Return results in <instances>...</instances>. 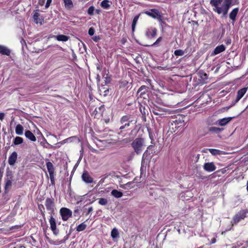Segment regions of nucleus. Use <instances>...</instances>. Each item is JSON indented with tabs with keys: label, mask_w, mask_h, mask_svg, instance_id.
<instances>
[{
	"label": "nucleus",
	"mask_w": 248,
	"mask_h": 248,
	"mask_svg": "<svg viewBox=\"0 0 248 248\" xmlns=\"http://www.w3.org/2000/svg\"><path fill=\"white\" fill-rule=\"evenodd\" d=\"M137 122V120L133 119L130 115H124L123 116L120 120L121 125L119 128L116 130L117 134L121 135L124 131H126L130 126H135Z\"/></svg>",
	"instance_id": "nucleus-1"
},
{
	"label": "nucleus",
	"mask_w": 248,
	"mask_h": 248,
	"mask_svg": "<svg viewBox=\"0 0 248 248\" xmlns=\"http://www.w3.org/2000/svg\"><path fill=\"white\" fill-rule=\"evenodd\" d=\"M222 2V0H210V4L213 7V11L220 15L222 14L223 16H225L227 14L226 7L223 2L221 6H219V4Z\"/></svg>",
	"instance_id": "nucleus-2"
},
{
	"label": "nucleus",
	"mask_w": 248,
	"mask_h": 248,
	"mask_svg": "<svg viewBox=\"0 0 248 248\" xmlns=\"http://www.w3.org/2000/svg\"><path fill=\"white\" fill-rule=\"evenodd\" d=\"M131 146L134 152L137 155H140L141 154L145 146L144 139L140 138H137L135 139L132 142Z\"/></svg>",
	"instance_id": "nucleus-3"
},
{
	"label": "nucleus",
	"mask_w": 248,
	"mask_h": 248,
	"mask_svg": "<svg viewBox=\"0 0 248 248\" xmlns=\"http://www.w3.org/2000/svg\"><path fill=\"white\" fill-rule=\"evenodd\" d=\"M248 213V209H246L239 211L233 217L232 221V225L238 223L241 220L244 219Z\"/></svg>",
	"instance_id": "nucleus-4"
},
{
	"label": "nucleus",
	"mask_w": 248,
	"mask_h": 248,
	"mask_svg": "<svg viewBox=\"0 0 248 248\" xmlns=\"http://www.w3.org/2000/svg\"><path fill=\"white\" fill-rule=\"evenodd\" d=\"M46 209L51 215L54 213L55 208L54 200L52 197L47 198L45 202Z\"/></svg>",
	"instance_id": "nucleus-5"
},
{
	"label": "nucleus",
	"mask_w": 248,
	"mask_h": 248,
	"mask_svg": "<svg viewBox=\"0 0 248 248\" xmlns=\"http://www.w3.org/2000/svg\"><path fill=\"white\" fill-rule=\"evenodd\" d=\"M60 214L63 221H67L72 216V212L66 207H62L60 210Z\"/></svg>",
	"instance_id": "nucleus-6"
},
{
	"label": "nucleus",
	"mask_w": 248,
	"mask_h": 248,
	"mask_svg": "<svg viewBox=\"0 0 248 248\" xmlns=\"http://www.w3.org/2000/svg\"><path fill=\"white\" fill-rule=\"evenodd\" d=\"M49 222L50 226V228L52 231L53 234L55 235H57L59 234V231L57 229L56 219L53 217L52 216H50Z\"/></svg>",
	"instance_id": "nucleus-7"
},
{
	"label": "nucleus",
	"mask_w": 248,
	"mask_h": 248,
	"mask_svg": "<svg viewBox=\"0 0 248 248\" xmlns=\"http://www.w3.org/2000/svg\"><path fill=\"white\" fill-rule=\"evenodd\" d=\"M98 92L100 95L106 97L109 94V88L108 85L102 84L98 86Z\"/></svg>",
	"instance_id": "nucleus-8"
},
{
	"label": "nucleus",
	"mask_w": 248,
	"mask_h": 248,
	"mask_svg": "<svg viewBox=\"0 0 248 248\" xmlns=\"http://www.w3.org/2000/svg\"><path fill=\"white\" fill-rule=\"evenodd\" d=\"M145 14L148 16L157 19L158 16L161 14L158 9H151L149 11H146L145 12Z\"/></svg>",
	"instance_id": "nucleus-9"
},
{
	"label": "nucleus",
	"mask_w": 248,
	"mask_h": 248,
	"mask_svg": "<svg viewBox=\"0 0 248 248\" xmlns=\"http://www.w3.org/2000/svg\"><path fill=\"white\" fill-rule=\"evenodd\" d=\"M248 90L247 88H243L239 90L237 92V95L235 100L232 102V105L236 104L244 95Z\"/></svg>",
	"instance_id": "nucleus-10"
},
{
	"label": "nucleus",
	"mask_w": 248,
	"mask_h": 248,
	"mask_svg": "<svg viewBox=\"0 0 248 248\" xmlns=\"http://www.w3.org/2000/svg\"><path fill=\"white\" fill-rule=\"evenodd\" d=\"M157 33V29L154 27H151L146 30L145 35L148 39L155 38Z\"/></svg>",
	"instance_id": "nucleus-11"
},
{
	"label": "nucleus",
	"mask_w": 248,
	"mask_h": 248,
	"mask_svg": "<svg viewBox=\"0 0 248 248\" xmlns=\"http://www.w3.org/2000/svg\"><path fill=\"white\" fill-rule=\"evenodd\" d=\"M81 178L83 181L86 184H91L92 183H95V181H93V178L90 176L87 171H84L81 175Z\"/></svg>",
	"instance_id": "nucleus-12"
},
{
	"label": "nucleus",
	"mask_w": 248,
	"mask_h": 248,
	"mask_svg": "<svg viewBox=\"0 0 248 248\" xmlns=\"http://www.w3.org/2000/svg\"><path fill=\"white\" fill-rule=\"evenodd\" d=\"M203 169L207 172H212L216 170L217 167L213 162H206L203 166Z\"/></svg>",
	"instance_id": "nucleus-13"
},
{
	"label": "nucleus",
	"mask_w": 248,
	"mask_h": 248,
	"mask_svg": "<svg viewBox=\"0 0 248 248\" xmlns=\"http://www.w3.org/2000/svg\"><path fill=\"white\" fill-rule=\"evenodd\" d=\"M233 119V117H228L220 119L217 120V125L221 126H224L227 125Z\"/></svg>",
	"instance_id": "nucleus-14"
},
{
	"label": "nucleus",
	"mask_w": 248,
	"mask_h": 248,
	"mask_svg": "<svg viewBox=\"0 0 248 248\" xmlns=\"http://www.w3.org/2000/svg\"><path fill=\"white\" fill-rule=\"evenodd\" d=\"M17 158V154L16 152H13L9 156L8 163L11 166H13L16 163Z\"/></svg>",
	"instance_id": "nucleus-15"
},
{
	"label": "nucleus",
	"mask_w": 248,
	"mask_h": 248,
	"mask_svg": "<svg viewBox=\"0 0 248 248\" xmlns=\"http://www.w3.org/2000/svg\"><path fill=\"white\" fill-rule=\"evenodd\" d=\"M224 2L226 11H227L228 13L232 6L239 3V0H224Z\"/></svg>",
	"instance_id": "nucleus-16"
},
{
	"label": "nucleus",
	"mask_w": 248,
	"mask_h": 248,
	"mask_svg": "<svg viewBox=\"0 0 248 248\" xmlns=\"http://www.w3.org/2000/svg\"><path fill=\"white\" fill-rule=\"evenodd\" d=\"M239 12V8H235L232 10L229 14L230 18L234 22L236 20V17Z\"/></svg>",
	"instance_id": "nucleus-17"
},
{
	"label": "nucleus",
	"mask_w": 248,
	"mask_h": 248,
	"mask_svg": "<svg viewBox=\"0 0 248 248\" xmlns=\"http://www.w3.org/2000/svg\"><path fill=\"white\" fill-rule=\"evenodd\" d=\"M207 130L209 132L213 134H218L221 132L224 129L223 128H219L215 126H210L207 127Z\"/></svg>",
	"instance_id": "nucleus-18"
},
{
	"label": "nucleus",
	"mask_w": 248,
	"mask_h": 248,
	"mask_svg": "<svg viewBox=\"0 0 248 248\" xmlns=\"http://www.w3.org/2000/svg\"><path fill=\"white\" fill-rule=\"evenodd\" d=\"M153 147H154V146L153 145H150L148 147L147 150L144 152L142 155V163H143V161H145V160H149L151 159V157L149 155L148 150L151 149Z\"/></svg>",
	"instance_id": "nucleus-19"
},
{
	"label": "nucleus",
	"mask_w": 248,
	"mask_h": 248,
	"mask_svg": "<svg viewBox=\"0 0 248 248\" xmlns=\"http://www.w3.org/2000/svg\"><path fill=\"white\" fill-rule=\"evenodd\" d=\"M225 50V46L223 45L217 46L212 52L213 55H216Z\"/></svg>",
	"instance_id": "nucleus-20"
},
{
	"label": "nucleus",
	"mask_w": 248,
	"mask_h": 248,
	"mask_svg": "<svg viewBox=\"0 0 248 248\" xmlns=\"http://www.w3.org/2000/svg\"><path fill=\"white\" fill-rule=\"evenodd\" d=\"M25 137L31 141H35L36 139L34 134L30 130H26L25 132Z\"/></svg>",
	"instance_id": "nucleus-21"
},
{
	"label": "nucleus",
	"mask_w": 248,
	"mask_h": 248,
	"mask_svg": "<svg viewBox=\"0 0 248 248\" xmlns=\"http://www.w3.org/2000/svg\"><path fill=\"white\" fill-rule=\"evenodd\" d=\"M0 53L2 55L9 56L11 53V51L5 46L0 45Z\"/></svg>",
	"instance_id": "nucleus-22"
},
{
	"label": "nucleus",
	"mask_w": 248,
	"mask_h": 248,
	"mask_svg": "<svg viewBox=\"0 0 248 248\" xmlns=\"http://www.w3.org/2000/svg\"><path fill=\"white\" fill-rule=\"evenodd\" d=\"M148 89V88L147 86H145V85L141 86L139 89V90L138 91V93H140V97L145 98L143 96L146 94V92L147 91Z\"/></svg>",
	"instance_id": "nucleus-23"
},
{
	"label": "nucleus",
	"mask_w": 248,
	"mask_h": 248,
	"mask_svg": "<svg viewBox=\"0 0 248 248\" xmlns=\"http://www.w3.org/2000/svg\"><path fill=\"white\" fill-rule=\"evenodd\" d=\"M217 121L213 117H210L207 118L206 124L208 126L213 125H217Z\"/></svg>",
	"instance_id": "nucleus-24"
},
{
	"label": "nucleus",
	"mask_w": 248,
	"mask_h": 248,
	"mask_svg": "<svg viewBox=\"0 0 248 248\" xmlns=\"http://www.w3.org/2000/svg\"><path fill=\"white\" fill-rule=\"evenodd\" d=\"M65 8L68 10H71L74 7L73 3L71 0H63Z\"/></svg>",
	"instance_id": "nucleus-25"
},
{
	"label": "nucleus",
	"mask_w": 248,
	"mask_h": 248,
	"mask_svg": "<svg viewBox=\"0 0 248 248\" xmlns=\"http://www.w3.org/2000/svg\"><path fill=\"white\" fill-rule=\"evenodd\" d=\"M46 168L48 170V172L49 174H54V168L53 164L51 162H47L46 163Z\"/></svg>",
	"instance_id": "nucleus-26"
},
{
	"label": "nucleus",
	"mask_w": 248,
	"mask_h": 248,
	"mask_svg": "<svg viewBox=\"0 0 248 248\" xmlns=\"http://www.w3.org/2000/svg\"><path fill=\"white\" fill-rule=\"evenodd\" d=\"M111 195L116 198H119L123 196V194L120 191H118L116 189H113L111 192Z\"/></svg>",
	"instance_id": "nucleus-27"
},
{
	"label": "nucleus",
	"mask_w": 248,
	"mask_h": 248,
	"mask_svg": "<svg viewBox=\"0 0 248 248\" xmlns=\"http://www.w3.org/2000/svg\"><path fill=\"white\" fill-rule=\"evenodd\" d=\"M24 128L20 124H18L16 127V133L18 135H22L23 134Z\"/></svg>",
	"instance_id": "nucleus-28"
},
{
	"label": "nucleus",
	"mask_w": 248,
	"mask_h": 248,
	"mask_svg": "<svg viewBox=\"0 0 248 248\" xmlns=\"http://www.w3.org/2000/svg\"><path fill=\"white\" fill-rule=\"evenodd\" d=\"M5 184L4 188L5 191H8L12 186V179H5Z\"/></svg>",
	"instance_id": "nucleus-29"
},
{
	"label": "nucleus",
	"mask_w": 248,
	"mask_h": 248,
	"mask_svg": "<svg viewBox=\"0 0 248 248\" xmlns=\"http://www.w3.org/2000/svg\"><path fill=\"white\" fill-rule=\"evenodd\" d=\"M111 2L108 0H103L101 2V6L105 9H108L110 6Z\"/></svg>",
	"instance_id": "nucleus-30"
},
{
	"label": "nucleus",
	"mask_w": 248,
	"mask_h": 248,
	"mask_svg": "<svg viewBox=\"0 0 248 248\" xmlns=\"http://www.w3.org/2000/svg\"><path fill=\"white\" fill-rule=\"evenodd\" d=\"M55 37L58 41L62 42L67 41L69 38L68 36L63 34L57 35Z\"/></svg>",
	"instance_id": "nucleus-31"
},
{
	"label": "nucleus",
	"mask_w": 248,
	"mask_h": 248,
	"mask_svg": "<svg viewBox=\"0 0 248 248\" xmlns=\"http://www.w3.org/2000/svg\"><path fill=\"white\" fill-rule=\"evenodd\" d=\"M208 151L213 155H222L223 152L222 151L212 148L208 149Z\"/></svg>",
	"instance_id": "nucleus-32"
},
{
	"label": "nucleus",
	"mask_w": 248,
	"mask_h": 248,
	"mask_svg": "<svg viewBox=\"0 0 248 248\" xmlns=\"http://www.w3.org/2000/svg\"><path fill=\"white\" fill-rule=\"evenodd\" d=\"M39 16H40V14L37 13V12H36L33 15V20H34V21L36 23V24H38V23H42V19H41L40 17H39Z\"/></svg>",
	"instance_id": "nucleus-33"
},
{
	"label": "nucleus",
	"mask_w": 248,
	"mask_h": 248,
	"mask_svg": "<svg viewBox=\"0 0 248 248\" xmlns=\"http://www.w3.org/2000/svg\"><path fill=\"white\" fill-rule=\"evenodd\" d=\"M227 169L226 168H222L216 171L213 174V175H216V176H218V177H219L221 176V174L225 173L227 171Z\"/></svg>",
	"instance_id": "nucleus-34"
},
{
	"label": "nucleus",
	"mask_w": 248,
	"mask_h": 248,
	"mask_svg": "<svg viewBox=\"0 0 248 248\" xmlns=\"http://www.w3.org/2000/svg\"><path fill=\"white\" fill-rule=\"evenodd\" d=\"M87 227V225L85 223V222H83L78 225L77 227V231L78 232H81L84 231Z\"/></svg>",
	"instance_id": "nucleus-35"
},
{
	"label": "nucleus",
	"mask_w": 248,
	"mask_h": 248,
	"mask_svg": "<svg viewBox=\"0 0 248 248\" xmlns=\"http://www.w3.org/2000/svg\"><path fill=\"white\" fill-rule=\"evenodd\" d=\"M139 17H140V15H137L134 17V18L133 20L132 24V29L133 31H134V30H135V28L136 24L137 23V21L139 18Z\"/></svg>",
	"instance_id": "nucleus-36"
},
{
	"label": "nucleus",
	"mask_w": 248,
	"mask_h": 248,
	"mask_svg": "<svg viewBox=\"0 0 248 248\" xmlns=\"http://www.w3.org/2000/svg\"><path fill=\"white\" fill-rule=\"evenodd\" d=\"M111 236L112 238H116L119 236V232L117 229L114 228L111 232Z\"/></svg>",
	"instance_id": "nucleus-37"
},
{
	"label": "nucleus",
	"mask_w": 248,
	"mask_h": 248,
	"mask_svg": "<svg viewBox=\"0 0 248 248\" xmlns=\"http://www.w3.org/2000/svg\"><path fill=\"white\" fill-rule=\"evenodd\" d=\"M23 142V139L20 137H16L14 140V143L15 145H19L21 144Z\"/></svg>",
	"instance_id": "nucleus-38"
},
{
	"label": "nucleus",
	"mask_w": 248,
	"mask_h": 248,
	"mask_svg": "<svg viewBox=\"0 0 248 248\" xmlns=\"http://www.w3.org/2000/svg\"><path fill=\"white\" fill-rule=\"evenodd\" d=\"M98 203L101 205H106L108 202V201L106 198H100L98 199Z\"/></svg>",
	"instance_id": "nucleus-39"
},
{
	"label": "nucleus",
	"mask_w": 248,
	"mask_h": 248,
	"mask_svg": "<svg viewBox=\"0 0 248 248\" xmlns=\"http://www.w3.org/2000/svg\"><path fill=\"white\" fill-rule=\"evenodd\" d=\"M171 126L172 130H170L171 132H174L179 127L182 126V125H178L173 122H171Z\"/></svg>",
	"instance_id": "nucleus-40"
},
{
	"label": "nucleus",
	"mask_w": 248,
	"mask_h": 248,
	"mask_svg": "<svg viewBox=\"0 0 248 248\" xmlns=\"http://www.w3.org/2000/svg\"><path fill=\"white\" fill-rule=\"evenodd\" d=\"M185 54V51L182 49H177L174 52V54L176 56H182Z\"/></svg>",
	"instance_id": "nucleus-41"
},
{
	"label": "nucleus",
	"mask_w": 248,
	"mask_h": 248,
	"mask_svg": "<svg viewBox=\"0 0 248 248\" xmlns=\"http://www.w3.org/2000/svg\"><path fill=\"white\" fill-rule=\"evenodd\" d=\"M74 140H77L78 142L80 141V140L77 136H72L65 139V140L66 143L72 142Z\"/></svg>",
	"instance_id": "nucleus-42"
},
{
	"label": "nucleus",
	"mask_w": 248,
	"mask_h": 248,
	"mask_svg": "<svg viewBox=\"0 0 248 248\" xmlns=\"http://www.w3.org/2000/svg\"><path fill=\"white\" fill-rule=\"evenodd\" d=\"M162 40V37H159L156 41L151 45H145L146 46H156L159 43H160Z\"/></svg>",
	"instance_id": "nucleus-43"
},
{
	"label": "nucleus",
	"mask_w": 248,
	"mask_h": 248,
	"mask_svg": "<svg viewBox=\"0 0 248 248\" xmlns=\"http://www.w3.org/2000/svg\"><path fill=\"white\" fill-rule=\"evenodd\" d=\"M172 122H173L175 124H177L178 125H182V126L184 125V121L183 120L180 119V118L176 119L174 121H172Z\"/></svg>",
	"instance_id": "nucleus-44"
},
{
	"label": "nucleus",
	"mask_w": 248,
	"mask_h": 248,
	"mask_svg": "<svg viewBox=\"0 0 248 248\" xmlns=\"http://www.w3.org/2000/svg\"><path fill=\"white\" fill-rule=\"evenodd\" d=\"M105 78V84L107 85L111 81V78L108 74H107L106 76L104 77Z\"/></svg>",
	"instance_id": "nucleus-45"
},
{
	"label": "nucleus",
	"mask_w": 248,
	"mask_h": 248,
	"mask_svg": "<svg viewBox=\"0 0 248 248\" xmlns=\"http://www.w3.org/2000/svg\"><path fill=\"white\" fill-rule=\"evenodd\" d=\"M94 11V6H90L87 10V13L89 15H91V16L93 15Z\"/></svg>",
	"instance_id": "nucleus-46"
},
{
	"label": "nucleus",
	"mask_w": 248,
	"mask_h": 248,
	"mask_svg": "<svg viewBox=\"0 0 248 248\" xmlns=\"http://www.w3.org/2000/svg\"><path fill=\"white\" fill-rule=\"evenodd\" d=\"M5 179H13V175L12 173V171H7Z\"/></svg>",
	"instance_id": "nucleus-47"
},
{
	"label": "nucleus",
	"mask_w": 248,
	"mask_h": 248,
	"mask_svg": "<svg viewBox=\"0 0 248 248\" xmlns=\"http://www.w3.org/2000/svg\"><path fill=\"white\" fill-rule=\"evenodd\" d=\"M134 153H131L127 156L126 159L128 161H130V160H132V159L134 158Z\"/></svg>",
	"instance_id": "nucleus-48"
},
{
	"label": "nucleus",
	"mask_w": 248,
	"mask_h": 248,
	"mask_svg": "<svg viewBox=\"0 0 248 248\" xmlns=\"http://www.w3.org/2000/svg\"><path fill=\"white\" fill-rule=\"evenodd\" d=\"M88 33L90 36L93 35L94 33V29L93 27L90 28L89 29Z\"/></svg>",
	"instance_id": "nucleus-49"
},
{
	"label": "nucleus",
	"mask_w": 248,
	"mask_h": 248,
	"mask_svg": "<svg viewBox=\"0 0 248 248\" xmlns=\"http://www.w3.org/2000/svg\"><path fill=\"white\" fill-rule=\"evenodd\" d=\"M159 17H158L156 19H157L158 20V21L160 22V24H165V22L163 20V19H162V14H161L160 15L158 16Z\"/></svg>",
	"instance_id": "nucleus-50"
},
{
	"label": "nucleus",
	"mask_w": 248,
	"mask_h": 248,
	"mask_svg": "<svg viewBox=\"0 0 248 248\" xmlns=\"http://www.w3.org/2000/svg\"><path fill=\"white\" fill-rule=\"evenodd\" d=\"M48 241L50 244H52V245H59L60 244L58 242H56L55 241L52 240L51 239H48Z\"/></svg>",
	"instance_id": "nucleus-51"
},
{
	"label": "nucleus",
	"mask_w": 248,
	"mask_h": 248,
	"mask_svg": "<svg viewBox=\"0 0 248 248\" xmlns=\"http://www.w3.org/2000/svg\"><path fill=\"white\" fill-rule=\"evenodd\" d=\"M140 110L142 114L144 116H145L146 114V112H147V110H145V108H143V110H142L141 107L140 108Z\"/></svg>",
	"instance_id": "nucleus-52"
},
{
	"label": "nucleus",
	"mask_w": 248,
	"mask_h": 248,
	"mask_svg": "<svg viewBox=\"0 0 248 248\" xmlns=\"http://www.w3.org/2000/svg\"><path fill=\"white\" fill-rule=\"evenodd\" d=\"M52 2V0H47L46 2L45 5L46 8H47L50 6L51 3Z\"/></svg>",
	"instance_id": "nucleus-53"
},
{
	"label": "nucleus",
	"mask_w": 248,
	"mask_h": 248,
	"mask_svg": "<svg viewBox=\"0 0 248 248\" xmlns=\"http://www.w3.org/2000/svg\"><path fill=\"white\" fill-rule=\"evenodd\" d=\"M92 39L94 42H97L100 39V37L99 36H95L93 37Z\"/></svg>",
	"instance_id": "nucleus-54"
},
{
	"label": "nucleus",
	"mask_w": 248,
	"mask_h": 248,
	"mask_svg": "<svg viewBox=\"0 0 248 248\" xmlns=\"http://www.w3.org/2000/svg\"><path fill=\"white\" fill-rule=\"evenodd\" d=\"M5 116V114L3 112L0 113V120L2 121Z\"/></svg>",
	"instance_id": "nucleus-55"
},
{
	"label": "nucleus",
	"mask_w": 248,
	"mask_h": 248,
	"mask_svg": "<svg viewBox=\"0 0 248 248\" xmlns=\"http://www.w3.org/2000/svg\"><path fill=\"white\" fill-rule=\"evenodd\" d=\"M50 179V181L52 183H53L54 181V174H49Z\"/></svg>",
	"instance_id": "nucleus-56"
},
{
	"label": "nucleus",
	"mask_w": 248,
	"mask_h": 248,
	"mask_svg": "<svg viewBox=\"0 0 248 248\" xmlns=\"http://www.w3.org/2000/svg\"><path fill=\"white\" fill-rule=\"evenodd\" d=\"M105 179L106 177L101 178V180L99 181L98 184L97 185V186H98L100 184H103L104 182Z\"/></svg>",
	"instance_id": "nucleus-57"
},
{
	"label": "nucleus",
	"mask_w": 248,
	"mask_h": 248,
	"mask_svg": "<svg viewBox=\"0 0 248 248\" xmlns=\"http://www.w3.org/2000/svg\"><path fill=\"white\" fill-rule=\"evenodd\" d=\"M93 210V208L92 207H90V208H89L86 215V216L88 215Z\"/></svg>",
	"instance_id": "nucleus-58"
},
{
	"label": "nucleus",
	"mask_w": 248,
	"mask_h": 248,
	"mask_svg": "<svg viewBox=\"0 0 248 248\" xmlns=\"http://www.w3.org/2000/svg\"><path fill=\"white\" fill-rule=\"evenodd\" d=\"M66 143V142L65 140H64L57 143V144H59V146H60V145L64 144V143Z\"/></svg>",
	"instance_id": "nucleus-59"
},
{
	"label": "nucleus",
	"mask_w": 248,
	"mask_h": 248,
	"mask_svg": "<svg viewBox=\"0 0 248 248\" xmlns=\"http://www.w3.org/2000/svg\"><path fill=\"white\" fill-rule=\"evenodd\" d=\"M20 227L19 226H18V225H16V226H12L11 228H10V230H14V229H19Z\"/></svg>",
	"instance_id": "nucleus-60"
},
{
	"label": "nucleus",
	"mask_w": 248,
	"mask_h": 248,
	"mask_svg": "<svg viewBox=\"0 0 248 248\" xmlns=\"http://www.w3.org/2000/svg\"><path fill=\"white\" fill-rule=\"evenodd\" d=\"M83 148H82L81 150L80 151V155L79 159L82 158V155H83Z\"/></svg>",
	"instance_id": "nucleus-61"
},
{
	"label": "nucleus",
	"mask_w": 248,
	"mask_h": 248,
	"mask_svg": "<svg viewBox=\"0 0 248 248\" xmlns=\"http://www.w3.org/2000/svg\"><path fill=\"white\" fill-rule=\"evenodd\" d=\"M3 170L0 169V181H1L2 176H3Z\"/></svg>",
	"instance_id": "nucleus-62"
},
{
	"label": "nucleus",
	"mask_w": 248,
	"mask_h": 248,
	"mask_svg": "<svg viewBox=\"0 0 248 248\" xmlns=\"http://www.w3.org/2000/svg\"><path fill=\"white\" fill-rule=\"evenodd\" d=\"M21 43L22 46L23 45V44H25L26 45V42H25V41L23 38H22L21 40Z\"/></svg>",
	"instance_id": "nucleus-63"
},
{
	"label": "nucleus",
	"mask_w": 248,
	"mask_h": 248,
	"mask_svg": "<svg viewBox=\"0 0 248 248\" xmlns=\"http://www.w3.org/2000/svg\"><path fill=\"white\" fill-rule=\"evenodd\" d=\"M78 211H79V210H78V209H75V210H74V216H76V214H77V213H78Z\"/></svg>",
	"instance_id": "nucleus-64"
}]
</instances>
